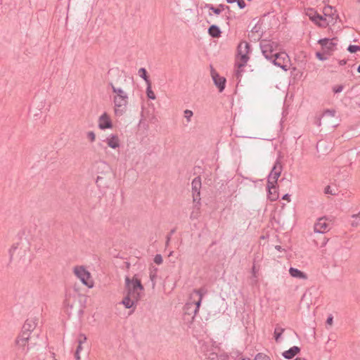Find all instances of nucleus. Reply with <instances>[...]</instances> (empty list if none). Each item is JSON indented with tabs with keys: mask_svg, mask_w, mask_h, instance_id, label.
Returning a JSON list of instances; mask_svg holds the SVG:
<instances>
[{
	"mask_svg": "<svg viewBox=\"0 0 360 360\" xmlns=\"http://www.w3.org/2000/svg\"><path fill=\"white\" fill-rule=\"evenodd\" d=\"M237 0H226L227 3L229 4H233L236 2Z\"/></svg>",
	"mask_w": 360,
	"mask_h": 360,
	"instance_id": "obj_60",
	"label": "nucleus"
},
{
	"mask_svg": "<svg viewBox=\"0 0 360 360\" xmlns=\"http://www.w3.org/2000/svg\"><path fill=\"white\" fill-rule=\"evenodd\" d=\"M294 360H306L304 358H301V357H297Z\"/></svg>",
	"mask_w": 360,
	"mask_h": 360,
	"instance_id": "obj_62",
	"label": "nucleus"
},
{
	"mask_svg": "<svg viewBox=\"0 0 360 360\" xmlns=\"http://www.w3.org/2000/svg\"><path fill=\"white\" fill-rule=\"evenodd\" d=\"M37 326V323L33 320L27 319L22 326V329L28 332L32 331Z\"/></svg>",
	"mask_w": 360,
	"mask_h": 360,
	"instance_id": "obj_19",
	"label": "nucleus"
},
{
	"mask_svg": "<svg viewBox=\"0 0 360 360\" xmlns=\"http://www.w3.org/2000/svg\"><path fill=\"white\" fill-rule=\"evenodd\" d=\"M98 127L101 129H110L112 127L111 120L106 112L103 113L99 117Z\"/></svg>",
	"mask_w": 360,
	"mask_h": 360,
	"instance_id": "obj_13",
	"label": "nucleus"
},
{
	"mask_svg": "<svg viewBox=\"0 0 360 360\" xmlns=\"http://www.w3.org/2000/svg\"><path fill=\"white\" fill-rule=\"evenodd\" d=\"M16 248H17V247H16L15 245H13L11 247V248L10 249L9 252H10V254H11V257H12V253H11L12 250H15Z\"/></svg>",
	"mask_w": 360,
	"mask_h": 360,
	"instance_id": "obj_57",
	"label": "nucleus"
},
{
	"mask_svg": "<svg viewBox=\"0 0 360 360\" xmlns=\"http://www.w3.org/2000/svg\"><path fill=\"white\" fill-rule=\"evenodd\" d=\"M343 90V86L342 85H338L333 87V91L337 93H340Z\"/></svg>",
	"mask_w": 360,
	"mask_h": 360,
	"instance_id": "obj_44",
	"label": "nucleus"
},
{
	"mask_svg": "<svg viewBox=\"0 0 360 360\" xmlns=\"http://www.w3.org/2000/svg\"><path fill=\"white\" fill-rule=\"evenodd\" d=\"M106 141L108 146L112 148H116L120 146V141L117 136H112L111 137L107 139Z\"/></svg>",
	"mask_w": 360,
	"mask_h": 360,
	"instance_id": "obj_18",
	"label": "nucleus"
},
{
	"mask_svg": "<svg viewBox=\"0 0 360 360\" xmlns=\"http://www.w3.org/2000/svg\"><path fill=\"white\" fill-rule=\"evenodd\" d=\"M212 359H214V356H217V354L215 353H212Z\"/></svg>",
	"mask_w": 360,
	"mask_h": 360,
	"instance_id": "obj_63",
	"label": "nucleus"
},
{
	"mask_svg": "<svg viewBox=\"0 0 360 360\" xmlns=\"http://www.w3.org/2000/svg\"><path fill=\"white\" fill-rule=\"evenodd\" d=\"M211 75L216 86L219 89V92H222L225 89L226 79L220 77L219 75L214 70H211Z\"/></svg>",
	"mask_w": 360,
	"mask_h": 360,
	"instance_id": "obj_12",
	"label": "nucleus"
},
{
	"mask_svg": "<svg viewBox=\"0 0 360 360\" xmlns=\"http://www.w3.org/2000/svg\"><path fill=\"white\" fill-rule=\"evenodd\" d=\"M86 336L83 333H79L77 338V342L78 345L77 347L76 350H78V352H81L83 349L82 345L86 342Z\"/></svg>",
	"mask_w": 360,
	"mask_h": 360,
	"instance_id": "obj_21",
	"label": "nucleus"
},
{
	"mask_svg": "<svg viewBox=\"0 0 360 360\" xmlns=\"http://www.w3.org/2000/svg\"><path fill=\"white\" fill-rule=\"evenodd\" d=\"M308 274L297 269L294 268V285L297 283L299 285H305L308 282Z\"/></svg>",
	"mask_w": 360,
	"mask_h": 360,
	"instance_id": "obj_10",
	"label": "nucleus"
},
{
	"mask_svg": "<svg viewBox=\"0 0 360 360\" xmlns=\"http://www.w3.org/2000/svg\"><path fill=\"white\" fill-rule=\"evenodd\" d=\"M351 217L353 218V219L360 218V211L357 214H352Z\"/></svg>",
	"mask_w": 360,
	"mask_h": 360,
	"instance_id": "obj_55",
	"label": "nucleus"
},
{
	"mask_svg": "<svg viewBox=\"0 0 360 360\" xmlns=\"http://www.w3.org/2000/svg\"><path fill=\"white\" fill-rule=\"evenodd\" d=\"M316 57L320 60H326L328 59V56L330 55L328 53H327L326 51H323V53H320V52H317L316 53Z\"/></svg>",
	"mask_w": 360,
	"mask_h": 360,
	"instance_id": "obj_29",
	"label": "nucleus"
},
{
	"mask_svg": "<svg viewBox=\"0 0 360 360\" xmlns=\"http://www.w3.org/2000/svg\"><path fill=\"white\" fill-rule=\"evenodd\" d=\"M102 180H103V177L99 176L97 177L96 181V184H97V186H98V187H101V186H102L101 183V181Z\"/></svg>",
	"mask_w": 360,
	"mask_h": 360,
	"instance_id": "obj_49",
	"label": "nucleus"
},
{
	"mask_svg": "<svg viewBox=\"0 0 360 360\" xmlns=\"http://www.w3.org/2000/svg\"><path fill=\"white\" fill-rule=\"evenodd\" d=\"M285 331L284 328H282L281 327H276L274 330V338L276 342H280V339L281 337V335Z\"/></svg>",
	"mask_w": 360,
	"mask_h": 360,
	"instance_id": "obj_24",
	"label": "nucleus"
},
{
	"mask_svg": "<svg viewBox=\"0 0 360 360\" xmlns=\"http://www.w3.org/2000/svg\"><path fill=\"white\" fill-rule=\"evenodd\" d=\"M74 273L79 278L81 282L85 285L91 288L93 286L92 282L89 283V279L91 277L90 273L82 266H76L74 269Z\"/></svg>",
	"mask_w": 360,
	"mask_h": 360,
	"instance_id": "obj_7",
	"label": "nucleus"
},
{
	"mask_svg": "<svg viewBox=\"0 0 360 360\" xmlns=\"http://www.w3.org/2000/svg\"><path fill=\"white\" fill-rule=\"evenodd\" d=\"M238 58L240 59L238 63V68H243L246 65L248 61L250 59L248 56L250 51V46L249 43L245 41H241L238 46Z\"/></svg>",
	"mask_w": 360,
	"mask_h": 360,
	"instance_id": "obj_4",
	"label": "nucleus"
},
{
	"mask_svg": "<svg viewBox=\"0 0 360 360\" xmlns=\"http://www.w3.org/2000/svg\"><path fill=\"white\" fill-rule=\"evenodd\" d=\"M139 75L141 78H143L146 81V84L150 83V81L147 75V71L145 68H140L139 70Z\"/></svg>",
	"mask_w": 360,
	"mask_h": 360,
	"instance_id": "obj_25",
	"label": "nucleus"
},
{
	"mask_svg": "<svg viewBox=\"0 0 360 360\" xmlns=\"http://www.w3.org/2000/svg\"><path fill=\"white\" fill-rule=\"evenodd\" d=\"M109 85L115 94L113 97L115 114L116 116H122L127 110L129 102L128 94L121 87L115 86L112 82L109 83Z\"/></svg>",
	"mask_w": 360,
	"mask_h": 360,
	"instance_id": "obj_1",
	"label": "nucleus"
},
{
	"mask_svg": "<svg viewBox=\"0 0 360 360\" xmlns=\"http://www.w3.org/2000/svg\"><path fill=\"white\" fill-rule=\"evenodd\" d=\"M154 262L158 265L161 264L163 262V259L161 255L157 254L153 259Z\"/></svg>",
	"mask_w": 360,
	"mask_h": 360,
	"instance_id": "obj_38",
	"label": "nucleus"
},
{
	"mask_svg": "<svg viewBox=\"0 0 360 360\" xmlns=\"http://www.w3.org/2000/svg\"><path fill=\"white\" fill-rule=\"evenodd\" d=\"M278 160L277 159L268 176L266 188H275V186L277 185L278 179L282 171V166Z\"/></svg>",
	"mask_w": 360,
	"mask_h": 360,
	"instance_id": "obj_5",
	"label": "nucleus"
},
{
	"mask_svg": "<svg viewBox=\"0 0 360 360\" xmlns=\"http://www.w3.org/2000/svg\"><path fill=\"white\" fill-rule=\"evenodd\" d=\"M327 217H323L318 219L314 225V231L315 233H325L330 229V225L327 222Z\"/></svg>",
	"mask_w": 360,
	"mask_h": 360,
	"instance_id": "obj_8",
	"label": "nucleus"
},
{
	"mask_svg": "<svg viewBox=\"0 0 360 360\" xmlns=\"http://www.w3.org/2000/svg\"><path fill=\"white\" fill-rule=\"evenodd\" d=\"M347 50L350 53H356V51H360V46L349 45L347 48Z\"/></svg>",
	"mask_w": 360,
	"mask_h": 360,
	"instance_id": "obj_37",
	"label": "nucleus"
},
{
	"mask_svg": "<svg viewBox=\"0 0 360 360\" xmlns=\"http://www.w3.org/2000/svg\"><path fill=\"white\" fill-rule=\"evenodd\" d=\"M193 292L198 295L199 297H201V299H202L203 295L206 293V290L203 288L199 289H194Z\"/></svg>",
	"mask_w": 360,
	"mask_h": 360,
	"instance_id": "obj_31",
	"label": "nucleus"
},
{
	"mask_svg": "<svg viewBox=\"0 0 360 360\" xmlns=\"http://www.w3.org/2000/svg\"><path fill=\"white\" fill-rule=\"evenodd\" d=\"M289 274L291 276H292V266H290V268H289Z\"/></svg>",
	"mask_w": 360,
	"mask_h": 360,
	"instance_id": "obj_59",
	"label": "nucleus"
},
{
	"mask_svg": "<svg viewBox=\"0 0 360 360\" xmlns=\"http://www.w3.org/2000/svg\"><path fill=\"white\" fill-rule=\"evenodd\" d=\"M346 63H347V62H346V60H340V61H339V64H340V65H345V64H346Z\"/></svg>",
	"mask_w": 360,
	"mask_h": 360,
	"instance_id": "obj_58",
	"label": "nucleus"
},
{
	"mask_svg": "<svg viewBox=\"0 0 360 360\" xmlns=\"http://www.w3.org/2000/svg\"><path fill=\"white\" fill-rule=\"evenodd\" d=\"M316 149L319 151H323L325 149H328L327 143L325 141H319L316 144Z\"/></svg>",
	"mask_w": 360,
	"mask_h": 360,
	"instance_id": "obj_27",
	"label": "nucleus"
},
{
	"mask_svg": "<svg viewBox=\"0 0 360 360\" xmlns=\"http://www.w3.org/2000/svg\"><path fill=\"white\" fill-rule=\"evenodd\" d=\"M208 33L211 37L217 38L221 36V32L218 26L212 25L209 27Z\"/></svg>",
	"mask_w": 360,
	"mask_h": 360,
	"instance_id": "obj_17",
	"label": "nucleus"
},
{
	"mask_svg": "<svg viewBox=\"0 0 360 360\" xmlns=\"http://www.w3.org/2000/svg\"><path fill=\"white\" fill-rule=\"evenodd\" d=\"M143 290V285L136 275H134L132 278L129 276L125 277L124 292L131 295L134 299L140 300L141 292Z\"/></svg>",
	"mask_w": 360,
	"mask_h": 360,
	"instance_id": "obj_2",
	"label": "nucleus"
},
{
	"mask_svg": "<svg viewBox=\"0 0 360 360\" xmlns=\"http://www.w3.org/2000/svg\"><path fill=\"white\" fill-rule=\"evenodd\" d=\"M282 199L286 200H288V202H290V195H289L288 193L285 194L283 195Z\"/></svg>",
	"mask_w": 360,
	"mask_h": 360,
	"instance_id": "obj_50",
	"label": "nucleus"
},
{
	"mask_svg": "<svg viewBox=\"0 0 360 360\" xmlns=\"http://www.w3.org/2000/svg\"><path fill=\"white\" fill-rule=\"evenodd\" d=\"M79 352H78V350H76L75 352V358L76 360H80V355H79Z\"/></svg>",
	"mask_w": 360,
	"mask_h": 360,
	"instance_id": "obj_53",
	"label": "nucleus"
},
{
	"mask_svg": "<svg viewBox=\"0 0 360 360\" xmlns=\"http://www.w3.org/2000/svg\"><path fill=\"white\" fill-rule=\"evenodd\" d=\"M30 332L22 328L21 333L18 335V338L15 340L16 344L20 347L25 346L26 343L27 342L30 338Z\"/></svg>",
	"mask_w": 360,
	"mask_h": 360,
	"instance_id": "obj_15",
	"label": "nucleus"
},
{
	"mask_svg": "<svg viewBox=\"0 0 360 360\" xmlns=\"http://www.w3.org/2000/svg\"><path fill=\"white\" fill-rule=\"evenodd\" d=\"M282 356L286 359H292V347L282 353Z\"/></svg>",
	"mask_w": 360,
	"mask_h": 360,
	"instance_id": "obj_28",
	"label": "nucleus"
},
{
	"mask_svg": "<svg viewBox=\"0 0 360 360\" xmlns=\"http://www.w3.org/2000/svg\"><path fill=\"white\" fill-rule=\"evenodd\" d=\"M359 219L360 218L354 219V220L352 221H351L350 225L352 227H357L359 225Z\"/></svg>",
	"mask_w": 360,
	"mask_h": 360,
	"instance_id": "obj_46",
	"label": "nucleus"
},
{
	"mask_svg": "<svg viewBox=\"0 0 360 360\" xmlns=\"http://www.w3.org/2000/svg\"><path fill=\"white\" fill-rule=\"evenodd\" d=\"M205 7L212 11L216 15H219L222 11V9L224 8L225 6L223 4H220L218 8H215L212 4H206Z\"/></svg>",
	"mask_w": 360,
	"mask_h": 360,
	"instance_id": "obj_22",
	"label": "nucleus"
},
{
	"mask_svg": "<svg viewBox=\"0 0 360 360\" xmlns=\"http://www.w3.org/2000/svg\"><path fill=\"white\" fill-rule=\"evenodd\" d=\"M98 163H100V164H101V165H103L104 166V169L106 170V172L110 170V166L105 162H104L103 160H100L98 162Z\"/></svg>",
	"mask_w": 360,
	"mask_h": 360,
	"instance_id": "obj_47",
	"label": "nucleus"
},
{
	"mask_svg": "<svg viewBox=\"0 0 360 360\" xmlns=\"http://www.w3.org/2000/svg\"><path fill=\"white\" fill-rule=\"evenodd\" d=\"M157 278V275L155 273L150 272V279L152 281V286L153 288L155 285V279Z\"/></svg>",
	"mask_w": 360,
	"mask_h": 360,
	"instance_id": "obj_40",
	"label": "nucleus"
},
{
	"mask_svg": "<svg viewBox=\"0 0 360 360\" xmlns=\"http://www.w3.org/2000/svg\"><path fill=\"white\" fill-rule=\"evenodd\" d=\"M200 213V209L198 210L196 208H195V205L193 206V210L191 213L190 218L191 219H198Z\"/></svg>",
	"mask_w": 360,
	"mask_h": 360,
	"instance_id": "obj_35",
	"label": "nucleus"
},
{
	"mask_svg": "<svg viewBox=\"0 0 360 360\" xmlns=\"http://www.w3.org/2000/svg\"><path fill=\"white\" fill-rule=\"evenodd\" d=\"M146 94L147 96L150 99L155 100L156 98L155 95L151 89V83L147 84Z\"/></svg>",
	"mask_w": 360,
	"mask_h": 360,
	"instance_id": "obj_26",
	"label": "nucleus"
},
{
	"mask_svg": "<svg viewBox=\"0 0 360 360\" xmlns=\"http://www.w3.org/2000/svg\"><path fill=\"white\" fill-rule=\"evenodd\" d=\"M300 352V347L294 346V356H296Z\"/></svg>",
	"mask_w": 360,
	"mask_h": 360,
	"instance_id": "obj_52",
	"label": "nucleus"
},
{
	"mask_svg": "<svg viewBox=\"0 0 360 360\" xmlns=\"http://www.w3.org/2000/svg\"><path fill=\"white\" fill-rule=\"evenodd\" d=\"M184 319L188 321L193 322L195 316L198 312L195 311L194 305L191 302H187L184 307Z\"/></svg>",
	"mask_w": 360,
	"mask_h": 360,
	"instance_id": "obj_11",
	"label": "nucleus"
},
{
	"mask_svg": "<svg viewBox=\"0 0 360 360\" xmlns=\"http://www.w3.org/2000/svg\"><path fill=\"white\" fill-rule=\"evenodd\" d=\"M139 299H134L133 298L132 300L128 301L127 302L124 303L123 305L124 306V307L126 309H131V308H133L132 311H134V309H135V307H136V306L137 304V302H139Z\"/></svg>",
	"mask_w": 360,
	"mask_h": 360,
	"instance_id": "obj_23",
	"label": "nucleus"
},
{
	"mask_svg": "<svg viewBox=\"0 0 360 360\" xmlns=\"http://www.w3.org/2000/svg\"><path fill=\"white\" fill-rule=\"evenodd\" d=\"M176 231V228H174L172 229L169 233L166 236V245H168L169 242H170V240H171V238H172V236Z\"/></svg>",
	"mask_w": 360,
	"mask_h": 360,
	"instance_id": "obj_36",
	"label": "nucleus"
},
{
	"mask_svg": "<svg viewBox=\"0 0 360 360\" xmlns=\"http://www.w3.org/2000/svg\"><path fill=\"white\" fill-rule=\"evenodd\" d=\"M331 9H332L331 7L325 8H324V15H327L328 12H329V10H331Z\"/></svg>",
	"mask_w": 360,
	"mask_h": 360,
	"instance_id": "obj_56",
	"label": "nucleus"
},
{
	"mask_svg": "<svg viewBox=\"0 0 360 360\" xmlns=\"http://www.w3.org/2000/svg\"><path fill=\"white\" fill-rule=\"evenodd\" d=\"M184 113V117L186 119L187 122H190L191 117L193 115V112L190 110H185Z\"/></svg>",
	"mask_w": 360,
	"mask_h": 360,
	"instance_id": "obj_34",
	"label": "nucleus"
},
{
	"mask_svg": "<svg viewBox=\"0 0 360 360\" xmlns=\"http://www.w3.org/2000/svg\"><path fill=\"white\" fill-rule=\"evenodd\" d=\"M333 323V316L332 315H329L326 320V324L331 326Z\"/></svg>",
	"mask_w": 360,
	"mask_h": 360,
	"instance_id": "obj_48",
	"label": "nucleus"
},
{
	"mask_svg": "<svg viewBox=\"0 0 360 360\" xmlns=\"http://www.w3.org/2000/svg\"><path fill=\"white\" fill-rule=\"evenodd\" d=\"M242 360H251L250 358H242Z\"/></svg>",
	"mask_w": 360,
	"mask_h": 360,
	"instance_id": "obj_64",
	"label": "nucleus"
},
{
	"mask_svg": "<svg viewBox=\"0 0 360 360\" xmlns=\"http://www.w3.org/2000/svg\"><path fill=\"white\" fill-rule=\"evenodd\" d=\"M313 12H315L314 10H310L309 12H308V15L309 16L310 19L313 21V18L314 17V13Z\"/></svg>",
	"mask_w": 360,
	"mask_h": 360,
	"instance_id": "obj_54",
	"label": "nucleus"
},
{
	"mask_svg": "<svg viewBox=\"0 0 360 360\" xmlns=\"http://www.w3.org/2000/svg\"><path fill=\"white\" fill-rule=\"evenodd\" d=\"M259 46L264 56L267 60L273 59V55L278 51V44L271 40L262 39Z\"/></svg>",
	"mask_w": 360,
	"mask_h": 360,
	"instance_id": "obj_3",
	"label": "nucleus"
},
{
	"mask_svg": "<svg viewBox=\"0 0 360 360\" xmlns=\"http://www.w3.org/2000/svg\"><path fill=\"white\" fill-rule=\"evenodd\" d=\"M254 360H270V359L267 355L263 353H258L255 356Z\"/></svg>",
	"mask_w": 360,
	"mask_h": 360,
	"instance_id": "obj_32",
	"label": "nucleus"
},
{
	"mask_svg": "<svg viewBox=\"0 0 360 360\" xmlns=\"http://www.w3.org/2000/svg\"><path fill=\"white\" fill-rule=\"evenodd\" d=\"M87 139L91 141V142H93L94 141L95 139H96V135L93 132V131H89L87 133Z\"/></svg>",
	"mask_w": 360,
	"mask_h": 360,
	"instance_id": "obj_41",
	"label": "nucleus"
},
{
	"mask_svg": "<svg viewBox=\"0 0 360 360\" xmlns=\"http://www.w3.org/2000/svg\"><path fill=\"white\" fill-rule=\"evenodd\" d=\"M126 295L124 297L122 301L121 302V303L123 304L125 302H127L128 301L131 300L133 299L132 296L130 295L129 294L125 292Z\"/></svg>",
	"mask_w": 360,
	"mask_h": 360,
	"instance_id": "obj_42",
	"label": "nucleus"
},
{
	"mask_svg": "<svg viewBox=\"0 0 360 360\" xmlns=\"http://www.w3.org/2000/svg\"><path fill=\"white\" fill-rule=\"evenodd\" d=\"M319 44L322 46L323 51H326L330 54L334 49L336 44L333 41V39L324 38L319 40Z\"/></svg>",
	"mask_w": 360,
	"mask_h": 360,
	"instance_id": "obj_14",
	"label": "nucleus"
},
{
	"mask_svg": "<svg viewBox=\"0 0 360 360\" xmlns=\"http://www.w3.org/2000/svg\"><path fill=\"white\" fill-rule=\"evenodd\" d=\"M202 300V299H201V297H199L198 300L191 302V303H192L194 305V308H195V312H198L199 311V309H200V307L201 305Z\"/></svg>",
	"mask_w": 360,
	"mask_h": 360,
	"instance_id": "obj_33",
	"label": "nucleus"
},
{
	"mask_svg": "<svg viewBox=\"0 0 360 360\" xmlns=\"http://www.w3.org/2000/svg\"><path fill=\"white\" fill-rule=\"evenodd\" d=\"M314 17L313 18V22H314L316 24H317L320 27H326L327 25H328V22L326 19V18L321 15L320 14L317 13L316 12H313Z\"/></svg>",
	"mask_w": 360,
	"mask_h": 360,
	"instance_id": "obj_16",
	"label": "nucleus"
},
{
	"mask_svg": "<svg viewBox=\"0 0 360 360\" xmlns=\"http://www.w3.org/2000/svg\"><path fill=\"white\" fill-rule=\"evenodd\" d=\"M236 3L240 9H243L246 6V4L243 0H237Z\"/></svg>",
	"mask_w": 360,
	"mask_h": 360,
	"instance_id": "obj_45",
	"label": "nucleus"
},
{
	"mask_svg": "<svg viewBox=\"0 0 360 360\" xmlns=\"http://www.w3.org/2000/svg\"><path fill=\"white\" fill-rule=\"evenodd\" d=\"M200 176L195 177L191 182L193 201L195 203V208L198 210L200 209V188H201Z\"/></svg>",
	"mask_w": 360,
	"mask_h": 360,
	"instance_id": "obj_6",
	"label": "nucleus"
},
{
	"mask_svg": "<svg viewBox=\"0 0 360 360\" xmlns=\"http://www.w3.org/2000/svg\"><path fill=\"white\" fill-rule=\"evenodd\" d=\"M275 248H276V250H278V251H281V249H282L281 246H280V245H276V246H275Z\"/></svg>",
	"mask_w": 360,
	"mask_h": 360,
	"instance_id": "obj_61",
	"label": "nucleus"
},
{
	"mask_svg": "<svg viewBox=\"0 0 360 360\" xmlns=\"http://www.w3.org/2000/svg\"><path fill=\"white\" fill-rule=\"evenodd\" d=\"M334 115L335 111L328 110L323 113L322 118L326 119L327 117H334Z\"/></svg>",
	"mask_w": 360,
	"mask_h": 360,
	"instance_id": "obj_39",
	"label": "nucleus"
},
{
	"mask_svg": "<svg viewBox=\"0 0 360 360\" xmlns=\"http://www.w3.org/2000/svg\"><path fill=\"white\" fill-rule=\"evenodd\" d=\"M237 67H238V63H237ZM243 68H238V69L236 70L235 75L237 79H239L242 76V70Z\"/></svg>",
	"mask_w": 360,
	"mask_h": 360,
	"instance_id": "obj_43",
	"label": "nucleus"
},
{
	"mask_svg": "<svg viewBox=\"0 0 360 360\" xmlns=\"http://www.w3.org/2000/svg\"><path fill=\"white\" fill-rule=\"evenodd\" d=\"M338 189H333L330 186H327L324 189V193L326 194H330L333 195H335L338 194Z\"/></svg>",
	"mask_w": 360,
	"mask_h": 360,
	"instance_id": "obj_30",
	"label": "nucleus"
},
{
	"mask_svg": "<svg viewBox=\"0 0 360 360\" xmlns=\"http://www.w3.org/2000/svg\"><path fill=\"white\" fill-rule=\"evenodd\" d=\"M288 58V55L284 52H275L273 55V59L269 60L275 65L281 68L283 70H287V65L285 59Z\"/></svg>",
	"mask_w": 360,
	"mask_h": 360,
	"instance_id": "obj_9",
	"label": "nucleus"
},
{
	"mask_svg": "<svg viewBox=\"0 0 360 360\" xmlns=\"http://www.w3.org/2000/svg\"><path fill=\"white\" fill-rule=\"evenodd\" d=\"M328 239L326 238V237H323V241H322L321 245L320 247L321 248L324 247L326 245V243H328Z\"/></svg>",
	"mask_w": 360,
	"mask_h": 360,
	"instance_id": "obj_51",
	"label": "nucleus"
},
{
	"mask_svg": "<svg viewBox=\"0 0 360 360\" xmlns=\"http://www.w3.org/2000/svg\"><path fill=\"white\" fill-rule=\"evenodd\" d=\"M268 193L267 196L268 198L271 201H274L278 198V193L277 191L276 186H275V188H266Z\"/></svg>",
	"mask_w": 360,
	"mask_h": 360,
	"instance_id": "obj_20",
	"label": "nucleus"
}]
</instances>
